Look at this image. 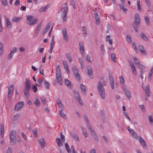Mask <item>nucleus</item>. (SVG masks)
Listing matches in <instances>:
<instances>
[{
    "label": "nucleus",
    "mask_w": 153,
    "mask_h": 153,
    "mask_svg": "<svg viewBox=\"0 0 153 153\" xmlns=\"http://www.w3.org/2000/svg\"><path fill=\"white\" fill-rule=\"evenodd\" d=\"M62 20L66 21L67 20V15L68 12V6L66 3L63 4L60 9Z\"/></svg>",
    "instance_id": "obj_1"
},
{
    "label": "nucleus",
    "mask_w": 153,
    "mask_h": 153,
    "mask_svg": "<svg viewBox=\"0 0 153 153\" xmlns=\"http://www.w3.org/2000/svg\"><path fill=\"white\" fill-rule=\"evenodd\" d=\"M97 90L100 95L102 99L105 98V93L104 88L103 87L102 85L100 82H99L97 86Z\"/></svg>",
    "instance_id": "obj_2"
},
{
    "label": "nucleus",
    "mask_w": 153,
    "mask_h": 153,
    "mask_svg": "<svg viewBox=\"0 0 153 153\" xmlns=\"http://www.w3.org/2000/svg\"><path fill=\"white\" fill-rule=\"evenodd\" d=\"M140 20L139 16L138 14H136L135 16V21L133 24V27L135 31H138V27L140 26Z\"/></svg>",
    "instance_id": "obj_3"
},
{
    "label": "nucleus",
    "mask_w": 153,
    "mask_h": 153,
    "mask_svg": "<svg viewBox=\"0 0 153 153\" xmlns=\"http://www.w3.org/2000/svg\"><path fill=\"white\" fill-rule=\"evenodd\" d=\"M10 143L12 145H14L16 142V132L14 130L10 131L9 134Z\"/></svg>",
    "instance_id": "obj_4"
},
{
    "label": "nucleus",
    "mask_w": 153,
    "mask_h": 153,
    "mask_svg": "<svg viewBox=\"0 0 153 153\" xmlns=\"http://www.w3.org/2000/svg\"><path fill=\"white\" fill-rule=\"evenodd\" d=\"M33 18V17L32 16H27L26 19L27 21H29L27 22L28 24L30 25H35L36 23L38 21V19L37 18H35L32 20Z\"/></svg>",
    "instance_id": "obj_5"
},
{
    "label": "nucleus",
    "mask_w": 153,
    "mask_h": 153,
    "mask_svg": "<svg viewBox=\"0 0 153 153\" xmlns=\"http://www.w3.org/2000/svg\"><path fill=\"white\" fill-rule=\"evenodd\" d=\"M72 92L76 100L78 101L80 104L81 105H83V103L79 94V92L74 90H73Z\"/></svg>",
    "instance_id": "obj_6"
},
{
    "label": "nucleus",
    "mask_w": 153,
    "mask_h": 153,
    "mask_svg": "<svg viewBox=\"0 0 153 153\" xmlns=\"http://www.w3.org/2000/svg\"><path fill=\"white\" fill-rule=\"evenodd\" d=\"M72 70L74 72V76L77 80H80V74L79 73V71L76 66H74L72 67Z\"/></svg>",
    "instance_id": "obj_7"
},
{
    "label": "nucleus",
    "mask_w": 153,
    "mask_h": 153,
    "mask_svg": "<svg viewBox=\"0 0 153 153\" xmlns=\"http://www.w3.org/2000/svg\"><path fill=\"white\" fill-rule=\"evenodd\" d=\"M13 85H11L9 86L8 88V97L9 100L11 98L13 94Z\"/></svg>",
    "instance_id": "obj_8"
},
{
    "label": "nucleus",
    "mask_w": 153,
    "mask_h": 153,
    "mask_svg": "<svg viewBox=\"0 0 153 153\" xmlns=\"http://www.w3.org/2000/svg\"><path fill=\"white\" fill-rule=\"evenodd\" d=\"M17 51V48L15 47H13L12 49L10 54L8 56L7 59L10 60L13 57L14 54L16 53Z\"/></svg>",
    "instance_id": "obj_9"
},
{
    "label": "nucleus",
    "mask_w": 153,
    "mask_h": 153,
    "mask_svg": "<svg viewBox=\"0 0 153 153\" xmlns=\"http://www.w3.org/2000/svg\"><path fill=\"white\" fill-rule=\"evenodd\" d=\"M56 77L58 82L60 85H62V82L61 76V73H56Z\"/></svg>",
    "instance_id": "obj_10"
},
{
    "label": "nucleus",
    "mask_w": 153,
    "mask_h": 153,
    "mask_svg": "<svg viewBox=\"0 0 153 153\" xmlns=\"http://www.w3.org/2000/svg\"><path fill=\"white\" fill-rule=\"evenodd\" d=\"M127 129L129 132L130 134L133 137L136 138H137V134L133 129L131 128L129 126H128L127 127Z\"/></svg>",
    "instance_id": "obj_11"
},
{
    "label": "nucleus",
    "mask_w": 153,
    "mask_h": 153,
    "mask_svg": "<svg viewBox=\"0 0 153 153\" xmlns=\"http://www.w3.org/2000/svg\"><path fill=\"white\" fill-rule=\"evenodd\" d=\"M24 104V103L23 102H19L17 103V104L16 105L14 110L16 111H18L21 108H22V107L23 106Z\"/></svg>",
    "instance_id": "obj_12"
},
{
    "label": "nucleus",
    "mask_w": 153,
    "mask_h": 153,
    "mask_svg": "<svg viewBox=\"0 0 153 153\" xmlns=\"http://www.w3.org/2000/svg\"><path fill=\"white\" fill-rule=\"evenodd\" d=\"M5 23L6 27L7 28L10 29L12 27V25L9 18H6L5 19Z\"/></svg>",
    "instance_id": "obj_13"
},
{
    "label": "nucleus",
    "mask_w": 153,
    "mask_h": 153,
    "mask_svg": "<svg viewBox=\"0 0 153 153\" xmlns=\"http://www.w3.org/2000/svg\"><path fill=\"white\" fill-rule=\"evenodd\" d=\"M31 82L30 80L26 79L25 82V89L30 90L31 89Z\"/></svg>",
    "instance_id": "obj_14"
},
{
    "label": "nucleus",
    "mask_w": 153,
    "mask_h": 153,
    "mask_svg": "<svg viewBox=\"0 0 153 153\" xmlns=\"http://www.w3.org/2000/svg\"><path fill=\"white\" fill-rule=\"evenodd\" d=\"M123 90L125 92L126 96H127L128 99L129 100L131 97V94L130 92L127 89V88L124 87L123 88Z\"/></svg>",
    "instance_id": "obj_15"
},
{
    "label": "nucleus",
    "mask_w": 153,
    "mask_h": 153,
    "mask_svg": "<svg viewBox=\"0 0 153 153\" xmlns=\"http://www.w3.org/2000/svg\"><path fill=\"white\" fill-rule=\"evenodd\" d=\"M79 51L82 56H83L84 53V47L83 43L82 42L79 43Z\"/></svg>",
    "instance_id": "obj_16"
},
{
    "label": "nucleus",
    "mask_w": 153,
    "mask_h": 153,
    "mask_svg": "<svg viewBox=\"0 0 153 153\" xmlns=\"http://www.w3.org/2000/svg\"><path fill=\"white\" fill-rule=\"evenodd\" d=\"M62 62L64 65V67L65 70L67 73H69L70 72V71L68 69V66L65 60H63L62 61Z\"/></svg>",
    "instance_id": "obj_17"
},
{
    "label": "nucleus",
    "mask_w": 153,
    "mask_h": 153,
    "mask_svg": "<svg viewBox=\"0 0 153 153\" xmlns=\"http://www.w3.org/2000/svg\"><path fill=\"white\" fill-rule=\"evenodd\" d=\"M0 126V133L1 137L2 138H3L4 137V126L3 123L1 124Z\"/></svg>",
    "instance_id": "obj_18"
},
{
    "label": "nucleus",
    "mask_w": 153,
    "mask_h": 153,
    "mask_svg": "<svg viewBox=\"0 0 153 153\" xmlns=\"http://www.w3.org/2000/svg\"><path fill=\"white\" fill-rule=\"evenodd\" d=\"M42 22H41L39 23L38 26H37L35 30V33L36 34H38L41 28Z\"/></svg>",
    "instance_id": "obj_19"
},
{
    "label": "nucleus",
    "mask_w": 153,
    "mask_h": 153,
    "mask_svg": "<svg viewBox=\"0 0 153 153\" xmlns=\"http://www.w3.org/2000/svg\"><path fill=\"white\" fill-rule=\"evenodd\" d=\"M92 137V138L96 142L98 141V137L97 134H96L94 131L90 133Z\"/></svg>",
    "instance_id": "obj_20"
},
{
    "label": "nucleus",
    "mask_w": 153,
    "mask_h": 153,
    "mask_svg": "<svg viewBox=\"0 0 153 153\" xmlns=\"http://www.w3.org/2000/svg\"><path fill=\"white\" fill-rule=\"evenodd\" d=\"M22 17H14L12 18V21L13 22L17 23L19 22L20 20L22 19Z\"/></svg>",
    "instance_id": "obj_21"
},
{
    "label": "nucleus",
    "mask_w": 153,
    "mask_h": 153,
    "mask_svg": "<svg viewBox=\"0 0 153 153\" xmlns=\"http://www.w3.org/2000/svg\"><path fill=\"white\" fill-rule=\"evenodd\" d=\"M88 74L89 76V77L92 79L94 78L93 73L92 72V68H90L88 70Z\"/></svg>",
    "instance_id": "obj_22"
},
{
    "label": "nucleus",
    "mask_w": 153,
    "mask_h": 153,
    "mask_svg": "<svg viewBox=\"0 0 153 153\" xmlns=\"http://www.w3.org/2000/svg\"><path fill=\"white\" fill-rule=\"evenodd\" d=\"M139 141L142 146L144 147H146V144L144 140L140 136L139 137Z\"/></svg>",
    "instance_id": "obj_23"
},
{
    "label": "nucleus",
    "mask_w": 153,
    "mask_h": 153,
    "mask_svg": "<svg viewBox=\"0 0 153 153\" xmlns=\"http://www.w3.org/2000/svg\"><path fill=\"white\" fill-rule=\"evenodd\" d=\"M56 141L57 143L58 146L61 147L63 146L62 142L59 137H57L56 138Z\"/></svg>",
    "instance_id": "obj_24"
},
{
    "label": "nucleus",
    "mask_w": 153,
    "mask_h": 153,
    "mask_svg": "<svg viewBox=\"0 0 153 153\" xmlns=\"http://www.w3.org/2000/svg\"><path fill=\"white\" fill-rule=\"evenodd\" d=\"M71 136L73 139H75L77 141H79V138L77 135V134L75 133L74 132L71 133Z\"/></svg>",
    "instance_id": "obj_25"
},
{
    "label": "nucleus",
    "mask_w": 153,
    "mask_h": 153,
    "mask_svg": "<svg viewBox=\"0 0 153 153\" xmlns=\"http://www.w3.org/2000/svg\"><path fill=\"white\" fill-rule=\"evenodd\" d=\"M80 88L82 92L84 95H85L86 94V88L85 86L83 84H81L80 85Z\"/></svg>",
    "instance_id": "obj_26"
},
{
    "label": "nucleus",
    "mask_w": 153,
    "mask_h": 153,
    "mask_svg": "<svg viewBox=\"0 0 153 153\" xmlns=\"http://www.w3.org/2000/svg\"><path fill=\"white\" fill-rule=\"evenodd\" d=\"M30 90L24 89V94L25 95V97L27 98H29V91Z\"/></svg>",
    "instance_id": "obj_27"
},
{
    "label": "nucleus",
    "mask_w": 153,
    "mask_h": 153,
    "mask_svg": "<svg viewBox=\"0 0 153 153\" xmlns=\"http://www.w3.org/2000/svg\"><path fill=\"white\" fill-rule=\"evenodd\" d=\"M44 80V79L42 78H40L37 80V81L39 82V85L37 84L36 83L35 84L37 86H41L42 85V83L43 82Z\"/></svg>",
    "instance_id": "obj_28"
},
{
    "label": "nucleus",
    "mask_w": 153,
    "mask_h": 153,
    "mask_svg": "<svg viewBox=\"0 0 153 153\" xmlns=\"http://www.w3.org/2000/svg\"><path fill=\"white\" fill-rule=\"evenodd\" d=\"M39 142L40 145L42 148L44 147V143L45 141L43 138H42L40 140H38Z\"/></svg>",
    "instance_id": "obj_29"
},
{
    "label": "nucleus",
    "mask_w": 153,
    "mask_h": 153,
    "mask_svg": "<svg viewBox=\"0 0 153 153\" xmlns=\"http://www.w3.org/2000/svg\"><path fill=\"white\" fill-rule=\"evenodd\" d=\"M145 93L147 94L148 97L149 96V85H147L146 87L145 90Z\"/></svg>",
    "instance_id": "obj_30"
},
{
    "label": "nucleus",
    "mask_w": 153,
    "mask_h": 153,
    "mask_svg": "<svg viewBox=\"0 0 153 153\" xmlns=\"http://www.w3.org/2000/svg\"><path fill=\"white\" fill-rule=\"evenodd\" d=\"M65 83L66 85H67L68 87L69 88H71L72 87L71 83V82L68 79H65Z\"/></svg>",
    "instance_id": "obj_31"
},
{
    "label": "nucleus",
    "mask_w": 153,
    "mask_h": 153,
    "mask_svg": "<svg viewBox=\"0 0 153 153\" xmlns=\"http://www.w3.org/2000/svg\"><path fill=\"white\" fill-rule=\"evenodd\" d=\"M44 83L45 85V87L47 89H49L50 87V84L49 82L46 80H44Z\"/></svg>",
    "instance_id": "obj_32"
},
{
    "label": "nucleus",
    "mask_w": 153,
    "mask_h": 153,
    "mask_svg": "<svg viewBox=\"0 0 153 153\" xmlns=\"http://www.w3.org/2000/svg\"><path fill=\"white\" fill-rule=\"evenodd\" d=\"M59 114L62 117H63L64 119L66 118V117L65 113L63 112V111L62 110H59Z\"/></svg>",
    "instance_id": "obj_33"
},
{
    "label": "nucleus",
    "mask_w": 153,
    "mask_h": 153,
    "mask_svg": "<svg viewBox=\"0 0 153 153\" xmlns=\"http://www.w3.org/2000/svg\"><path fill=\"white\" fill-rule=\"evenodd\" d=\"M65 149L67 150L68 153H71V151L70 149V148L69 147V146L68 145V144L67 143H66L65 144Z\"/></svg>",
    "instance_id": "obj_34"
},
{
    "label": "nucleus",
    "mask_w": 153,
    "mask_h": 153,
    "mask_svg": "<svg viewBox=\"0 0 153 153\" xmlns=\"http://www.w3.org/2000/svg\"><path fill=\"white\" fill-rule=\"evenodd\" d=\"M48 8V6H46L45 7H42L39 10V11L40 12H44L45 10H47Z\"/></svg>",
    "instance_id": "obj_35"
},
{
    "label": "nucleus",
    "mask_w": 153,
    "mask_h": 153,
    "mask_svg": "<svg viewBox=\"0 0 153 153\" xmlns=\"http://www.w3.org/2000/svg\"><path fill=\"white\" fill-rule=\"evenodd\" d=\"M82 133L84 136L86 137H88V134L85 129L84 128L82 127Z\"/></svg>",
    "instance_id": "obj_36"
},
{
    "label": "nucleus",
    "mask_w": 153,
    "mask_h": 153,
    "mask_svg": "<svg viewBox=\"0 0 153 153\" xmlns=\"http://www.w3.org/2000/svg\"><path fill=\"white\" fill-rule=\"evenodd\" d=\"M119 6L120 8L123 10L124 12L125 13H126L127 10V9L124 8V5L123 4H120L119 5Z\"/></svg>",
    "instance_id": "obj_37"
},
{
    "label": "nucleus",
    "mask_w": 153,
    "mask_h": 153,
    "mask_svg": "<svg viewBox=\"0 0 153 153\" xmlns=\"http://www.w3.org/2000/svg\"><path fill=\"white\" fill-rule=\"evenodd\" d=\"M133 59L136 65L137 66V65H139V64H140V62L138 59H137L136 57H134Z\"/></svg>",
    "instance_id": "obj_38"
},
{
    "label": "nucleus",
    "mask_w": 153,
    "mask_h": 153,
    "mask_svg": "<svg viewBox=\"0 0 153 153\" xmlns=\"http://www.w3.org/2000/svg\"><path fill=\"white\" fill-rule=\"evenodd\" d=\"M65 55L67 58L68 59L69 62H71L72 60V59L70 54L69 53H66Z\"/></svg>",
    "instance_id": "obj_39"
},
{
    "label": "nucleus",
    "mask_w": 153,
    "mask_h": 153,
    "mask_svg": "<svg viewBox=\"0 0 153 153\" xmlns=\"http://www.w3.org/2000/svg\"><path fill=\"white\" fill-rule=\"evenodd\" d=\"M87 128L90 132V133L94 131V130L92 129V127L89 123L87 124Z\"/></svg>",
    "instance_id": "obj_40"
},
{
    "label": "nucleus",
    "mask_w": 153,
    "mask_h": 153,
    "mask_svg": "<svg viewBox=\"0 0 153 153\" xmlns=\"http://www.w3.org/2000/svg\"><path fill=\"white\" fill-rule=\"evenodd\" d=\"M20 115L19 114H17L15 115L13 117V121H16L18 119Z\"/></svg>",
    "instance_id": "obj_41"
},
{
    "label": "nucleus",
    "mask_w": 153,
    "mask_h": 153,
    "mask_svg": "<svg viewBox=\"0 0 153 153\" xmlns=\"http://www.w3.org/2000/svg\"><path fill=\"white\" fill-rule=\"evenodd\" d=\"M119 79L120 83L123 85H124L125 84V82L123 76H120L119 77Z\"/></svg>",
    "instance_id": "obj_42"
},
{
    "label": "nucleus",
    "mask_w": 153,
    "mask_h": 153,
    "mask_svg": "<svg viewBox=\"0 0 153 153\" xmlns=\"http://www.w3.org/2000/svg\"><path fill=\"white\" fill-rule=\"evenodd\" d=\"M131 67L133 74L135 76L137 74V72L134 65V66H131Z\"/></svg>",
    "instance_id": "obj_43"
},
{
    "label": "nucleus",
    "mask_w": 153,
    "mask_h": 153,
    "mask_svg": "<svg viewBox=\"0 0 153 153\" xmlns=\"http://www.w3.org/2000/svg\"><path fill=\"white\" fill-rule=\"evenodd\" d=\"M141 37L145 41H146L148 40V38L147 36L143 33L140 34Z\"/></svg>",
    "instance_id": "obj_44"
},
{
    "label": "nucleus",
    "mask_w": 153,
    "mask_h": 153,
    "mask_svg": "<svg viewBox=\"0 0 153 153\" xmlns=\"http://www.w3.org/2000/svg\"><path fill=\"white\" fill-rule=\"evenodd\" d=\"M60 136L63 142L65 143V136L62 134V132L60 133Z\"/></svg>",
    "instance_id": "obj_45"
},
{
    "label": "nucleus",
    "mask_w": 153,
    "mask_h": 153,
    "mask_svg": "<svg viewBox=\"0 0 153 153\" xmlns=\"http://www.w3.org/2000/svg\"><path fill=\"white\" fill-rule=\"evenodd\" d=\"M32 89L33 92L35 93L37 91V88L36 85H33L32 86Z\"/></svg>",
    "instance_id": "obj_46"
},
{
    "label": "nucleus",
    "mask_w": 153,
    "mask_h": 153,
    "mask_svg": "<svg viewBox=\"0 0 153 153\" xmlns=\"http://www.w3.org/2000/svg\"><path fill=\"white\" fill-rule=\"evenodd\" d=\"M82 30L84 34V36L85 37L87 36V31L85 27L83 26L82 27Z\"/></svg>",
    "instance_id": "obj_47"
},
{
    "label": "nucleus",
    "mask_w": 153,
    "mask_h": 153,
    "mask_svg": "<svg viewBox=\"0 0 153 153\" xmlns=\"http://www.w3.org/2000/svg\"><path fill=\"white\" fill-rule=\"evenodd\" d=\"M145 22L146 23V24H147V25L148 26L149 25H150V22H149V18H148V17L146 16H145Z\"/></svg>",
    "instance_id": "obj_48"
},
{
    "label": "nucleus",
    "mask_w": 153,
    "mask_h": 153,
    "mask_svg": "<svg viewBox=\"0 0 153 153\" xmlns=\"http://www.w3.org/2000/svg\"><path fill=\"white\" fill-rule=\"evenodd\" d=\"M111 58L112 60L114 62H116V60L115 59L116 56L114 53H113L111 54Z\"/></svg>",
    "instance_id": "obj_49"
},
{
    "label": "nucleus",
    "mask_w": 153,
    "mask_h": 153,
    "mask_svg": "<svg viewBox=\"0 0 153 153\" xmlns=\"http://www.w3.org/2000/svg\"><path fill=\"white\" fill-rule=\"evenodd\" d=\"M137 9L139 11H141V7L140 5V3L139 0H137Z\"/></svg>",
    "instance_id": "obj_50"
},
{
    "label": "nucleus",
    "mask_w": 153,
    "mask_h": 153,
    "mask_svg": "<svg viewBox=\"0 0 153 153\" xmlns=\"http://www.w3.org/2000/svg\"><path fill=\"white\" fill-rule=\"evenodd\" d=\"M109 79L110 81V82H114L113 78L112 75L111 74L110 72L109 73Z\"/></svg>",
    "instance_id": "obj_51"
},
{
    "label": "nucleus",
    "mask_w": 153,
    "mask_h": 153,
    "mask_svg": "<svg viewBox=\"0 0 153 153\" xmlns=\"http://www.w3.org/2000/svg\"><path fill=\"white\" fill-rule=\"evenodd\" d=\"M40 99L41 101L44 105H45L46 104V100L45 98L44 97H41Z\"/></svg>",
    "instance_id": "obj_52"
},
{
    "label": "nucleus",
    "mask_w": 153,
    "mask_h": 153,
    "mask_svg": "<svg viewBox=\"0 0 153 153\" xmlns=\"http://www.w3.org/2000/svg\"><path fill=\"white\" fill-rule=\"evenodd\" d=\"M35 105L37 106H39L40 105V102L38 99H36V100L34 102Z\"/></svg>",
    "instance_id": "obj_53"
},
{
    "label": "nucleus",
    "mask_w": 153,
    "mask_h": 153,
    "mask_svg": "<svg viewBox=\"0 0 153 153\" xmlns=\"http://www.w3.org/2000/svg\"><path fill=\"white\" fill-rule=\"evenodd\" d=\"M126 40L128 42V43H130L132 42V40L131 39V38L130 36L129 35H127L126 36Z\"/></svg>",
    "instance_id": "obj_54"
},
{
    "label": "nucleus",
    "mask_w": 153,
    "mask_h": 153,
    "mask_svg": "<svg viewBox=\"0 0 153 153\" xmlns=\"http://www.w3.org/2000/svg\"><path fill=\"white\" fill-rule=\"evenodd\" d=\"M70 3H71V5L72 6V7L74 9L76 8V7L75 6V3L74 2V0H71Z\"/></svg>",
    "instance_id": "obj_55"
},
{
    "label": "nucleus",
    "mask_w": 153,
    "mask_h": 153,
    "mask_svg": "<svg viewBox=\"0 0 153 153\" xmlns=\"http://www.w3.org/2000/svg\"><path fill=\"white\" fill-rule=\"evenodd\" d=\"M62 32L63 36L67 35L66 28H63L62 29Z\"/></svg>",
    "instance_id": "obj_56"
},
{
    "label": "nucleus",
    "mask_w": 153,
    "mask_h": 153,
    "mask_svg": "<svg viewBox=\"0 0 153 153\" xmlns=\"http://www.w3.org/2000/svg\"><path fill=\"white\" fill-rule=\"evenodd\" d=\"M137 66L140 70V71H142V69L145 67L144 66L141 65L140 64H139V65H137Z\"/></svg>",
    "instance_id": "obj_57"
},
{
    "label": "nucleus",
    "mask_w": 153,
    "mask_h": 153,
    "mask_svg": "<svg viewBox=\"0 0 153 153\" xmlns=\"http://www.w3.org/2000/svg\"><path fill=\"white\" fill-rule=\"evenodd\" d=\"M94 14L96 20L100 19V18L98 15V13L96 12H95L94 13Z\"/></svg>",
    "instance_id": "obj_58"
},
{
    "label": "nucleus",
    "mask_w": 153,
    "mask_h": 153,
    "mask_svg": "<svg viewBox=\"0 0 153 153\" xmlns=\"http://www.w3.org/2000/svg\"><path fill=\"white\" fill-rule=\"evenodd\" d=\"M52 22H49L47 25L46 27V29H48V30H49L51 25Z\"/></svg>",
    "instance_id": "obj_59"
},
{
    "label": "nucleus",
    "mask_w": 153,
    "mask_h": 153,
    "mask_svg": "<svg viewBox=\"0 0 153 153\" xmlns=\"http://www.w3.org/2000/svg\"><path fill=\"white\" fill-rule=\"evenodd\" d=\"M54 37L53 36L52 38L51 39V47H53L54 44Z\"/></svg>",
    "instance_id": "obj_60"
},
{
    "label": "nucleus",
    "mask_w": 153,
    "mask_h": 153,
    "mask_svg": "<svg viewBox=\"0 0 153 153\" xmlns=\"http://www.w3.org/2000/svg\"><path fill=\"white\" fill-rule=\"evenodd\" d=\"M63 37L64 39L66 41V42H68L69 40V38L67 35L64 36Z\"/></svg>",
    "instance_id": "obj_61"
},
{
    "label": "nucleus",
    "mask_w": 153,
    "mask_h": 153,
    "mask_svg": "<svg viewBox=\"0 0 153 153\" xmlns=\"http://www.w3.org/2000/svg\"><path fill=\"white\" fill-rule=\"evenodd\" d=\"M61 73L60 69V66L59 65H58L56 67V73Z\"/></svg>",
    "instance_id": "obj_62"
},
{
    "label": "nucleus",
    "mask_w": 153,
    "mask_h": 153,
    "mask_svg": "<svg viewBox=\"0 0 153 153\" xmlns=\"http://www.w3.org/2000/svg\"><path fill=\"white\" fill-rule=\"evenodd\" d=\"M33 135H34V137H37L38 134H37V132L36 130H33Z\"/></svg>",
    "instance_id": "obj_63"
},
{
    "label": "nucleus",
    "mask_w": 153,
    "mask_h": 153,
    "mask_svg": "<svg viewBox=\"0 0 153 153\" xmlns=\"http://www.w3.org/2000/svg\"><path fill=\"white\" fill-rule=\"evenodd\" d=\"M153 73V65L151 69V70L150 71L149 74V77H151L152 74Z\"/></svg>",
    "instance_id": "obj_64"
}]
</instances>
